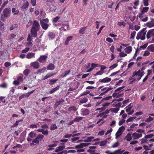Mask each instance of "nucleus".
Returning <instances> with one entry per match:
<instances>
[{
    "label": "nucleus",
    "instance_id": "1",
    "mask_svg": "<svg viewBox=\"0 0 154 154\" xmlns=\"http://www.w3.org/2000/svg\"><path fill=\"white\" fill-rule=\"evenodd\" d=\"M145 69V66H144L142 68L141 70H139L137 71H134L133 73L132 77H134L135 76H137L138 77L137 78V80L138 81H139L141 79V77L143 75L144 72L143 71Z\"/></svg>",
    "mask_w": 154,
    "mask_h": 154
},
{
    "label": "nucleus",
    "instance_id": "2",
    "mask_svg": "<svg viewBox=\"0 0 154 154\" xmlns=\"http://www.w3.org/2000/svg\"><path fill=\"white\" fill-rule=\"evenodd\" d=\"M146 29V28H144L138 33L136 37L137 39L139 40L140 39L142 40H143L145 39L146 32V31H145Z\"/></svg>",
    "mask_w": 154,
    "mask_h": 154
},
{
    "label": "nucleus",
    "instance_id": "3",
    "mask_svg": "<svg viewBox=\"0 0 154 154\" xmlns=\"http://www.w3.org/2000/svg\"><path fill=\"white\" fill-rule=\"evenodd\" d=\"M103 87V86H102L99 87L98 88V90L101 89L100 91L101 92H102V93L100 94V96H103L105 95L109 91L112 90L113 89V88L111 87L109 88L105 87L104 88H102Z\"/></svg>",
    "mask_w": 154,
    "mask_h": 154
},
{
    "label": "nucleus",
    "instance_id": "4",
    "mask_svg": "<svg viewBox=\"0 0 154 154\" xmlns=\"http://www.w3.org/2000/svg\"><path fill=\"white\" fill-rule=\"evenodd\" d=\"M11 10L7 8H5L3 10V14L1 15V20L3 21H4L8 16Z\"/></svg>",
    "mask_w": 154,
    "mask_h": 154
},
{
    "label": "nucleus",
    "instance_id": "5",
    "mask_svg": "<svg viewBox=\"0 0 154 154\" xmlns=\"http://www.w3.org/2000/svg\"><path fill=\"white\" fill-rule=\"evenodd\" d=\"M125 150H121V149H118L115 151L113 152H111L109 150H107L105 152L107 154H128L129 153V152L126 151L123 152Z\"/></svg>",
    "mask_w": 154,
    "mask_h": 154
},
{
    "label": "nucleus",
    "instance_id": "6",
    "mask_svg": "<svg viewBox=\"0 0 154 154\" xmlns=\"http://www.w3.org/2000/svg\"><path fill=\"white\" fill-rule=\"evenodd\" d=\"M47 56L45 55H41L38 59V60L41 63H45L47 58Z\"/></svg>",
    "mask_w": 154,
    "mask_h": 154
},
{
    "label": "nucleus",
    "instance_id": "7",
    "mask_svg": "<svg viewBox=\"0 0 154 154\" xmlns=\"http://www.w3.org/2000/svg\"><path fill=\"white\" fill-rule=\"evenodd\" d=\"M154 35V29H151L148 31L147 33L146 38L147 39L149 38L152 36Z\"/></svg>",
    "mask_w": 154,
    "mask_h": 154
},
{
    "label": "nucleus",
    "instance_id": "8",
    "mask_svg": "<svg viewBox=\"0 0 154 154\" xmlns=\"http://www.w3.org/2000/svg\"><path fill=\"white\" fill-rule=\"evenodd\" d=\"M38 31V29L35 28L34 27H32L31 29V34L34 37H35L37 35V32Z\"/></svg>",
    "mask_w": 154,
    "mask_h": 154
},
{
    "label": "nucleus",
    "instance_id": "9",
    "mask_svg": "<svg viewBox=\"0 0 154 154\" xmlns=\"http://www.w3.org/2000/svg\"><path fill=\"white\" fill-rule=\"evenodd\" d=\"M65 101L63 99H61L60 100L57 101L55 104H54V108L55 109L57 108L58 106L60 105L61 103L64 102Z\"/></svg>",
    "mask_w": 154,
    "mask_h": 154
},
{
    "label": "nucleus",
    "instance_id": "10",
    "mask_svg": "<svg viewBox=\"0 0 154 154\" xmlns=\"http://www.w3.org/2000/svg\"><path fill=\"white\" fill-rule=\"evenodd\" d=\"M111 80V79L110 78L106 77L102 79H100L99 82L101 83H106L110 82Z\"/></svg>",
    "mask_w": 154,
    "mask_h": 154
},
{
    "label": "nucleus",
    "instance_id": "11",
    "mask_svg": "<svg viewBox=\"0 0 154 154\" xmlns=\"http://www.w3.org/2000/svg\"><path fill=\"white\" fill-rule=\"evenodd\" d=\"M40 23L42 28L46 30L47 29L48 26L47 23H45L43 21H40Z\"/></svg>",
    "mask_w": 154,
    "mask_h": 154
},
{
    "label": "nucleus",
    "instance_id": "12",
    "mask_svg": "<svg viewBox=\"0 0 154 154\" xmlns=\"http://www.w3.org/2000/svg\"><path fill=\"white\" fill-rule=\"evenodd\" d=\"M142 136V134H138L136 132L132 134V137L134 138V139H138Z\"/></svg>",
    "mask_w": 154,
    "mask_h": 154
},
{
    "label": "nucleus",
    "instance_id": "13",
    "mask_svg": "<svg viewBox=\"0 0 154 154\" xmlns=\"http://www.w3.org/2000/svg\"><path fill=\"white\" fill-rule=\"evenodd\" d=\"M31 66L35 69H37L39 67V64L37 62H34L32 63Z\"/></svg>",
    "mask_w": 154,
    "mask_h": 154
},
{
    "label": "nucleus",
    "instance_id": "14",
    "mask_svg": "<svg viewBox=\"0 0 154 154\" xmlns=\"http://www.w3.org/2000/svg\"><path fill=\"white\" fill-rule=\"evenodd\" d=\"M65 146L64 145L62 146H58L55 150L56 152H58L60 151H61L63 150L65 148Z\"/></svg>",
    "mask_w": 154,
    "mask_h": 154
},
{
    "label": "nucleus",
    "instance_id": "15",
    "mask_svg": "<svg viewBox=\"0 0 154 154\" xmlns=\"http://www.w3.org/2000/svg\"><path fill=\"white\" fill-rule=\"evenodd\" d=\"M39 27H40V25L38 22L36 20H34L32 23V27L38 29Z\"/></svg>",
    "mask_w": 154,
    "mask_h": 154
},
{
    "label": "nucleus",
    "instance_id": "16",
    "mask_svg": "<svg viewBox=\"0 0 154 154\" xmlns=\"http://www.w3.org/2000/svg\"><path fill=\"white\" fill-rule=\"evenodd\" d=\"M29 6V3L28 1H26V2L23 4L22 6L21 7V10H23L24 9H26L28 8Z\"/></svg>",
    "mask_w": 154,
    "mask_h": 154
},
{
    "label": "nucleus",
    "instance_id": "17",
    "mask_svg": "<svg viewBox=\"0 0 154 154\" xmlns=\"http://www.w3.org/2000/svg\"><path fill=\"white\" fill-rule=\"evenodd\" d=\"M55 67L54 65L51 63H49L48 66L47 67V69L50 70H54Z\"/></svg>",
    "mask_w": 154,
    "mask_h": 154
},
{
    "label": "nucleus",
    "instance_id": "18",
    "mask_svg": "<svg viewBox=\"0 0 154 154\" xmlns=\"http://www.w3.org/2000/svg\"><path fill=\"white\" fill-rule=\"evenodd\" d=\"M89 111L88 109H85L82 110V114L83 116H86L89 114Z\"/></svg>",
    "mask_w": 154,
    "mask_h": 154
},
{
    "label": "nucleus",
    "instance_id": "19",
    "mask_svg": "<svg viewBox=\"0 0 154 154\" xmlns=\"http://www.w3.org/2000/svg\"><path fill=\"white\" fill-rule=\"evenodd\" d=\"M146 26L149 28L154 26V21H152L146 23Z\"/></svg>",
    "mask_w": 154,
    "mask_h": 154
},
{
    "label": "nucleus",
    "instance_id": "20",
    "mask_svg": "<svg viewBox=\"0 0 154 154\" xmlns=\"http://www.w3.org/2000/svg\"><path fill=\"white\" fill-rule=\"evenodd\" d=\"M125 52L129 54L132 51V48L131 46H129L125 48Z\"/></svg>",
    "mask_w": 154,
    "mask_h": 154
},
{
    "label": "nucleus",
    "instance_id": "21",
    "mask_svg": "<svg viewBox=\"0 0 154 154\" xmlns=\"http://www.w3.org/2000/svg\"><path fill=\"white\" fill-rule=\"evenodd\" d=\"M48 36L50 40H52L54 38L55 34L54 33L50 32L48 34Z\"/></svg>",
    "mask_w": 154,
    "mask_h": 154
},
{
    "label": "nucleus",
    "instance_id": "22",
    "mask_svg": "<svg viewBox=\"0 0 154 154\" xmlns=\"http://www.w3.org/2000/svg\"><path fill=\"white\" fill-rule=\"evenodd\" d=\"M77 110V109L75 106H72L69 108L68 111L71 112V111H73L74 112H75Z\"/></svg>",
    "mask_w": 154,
    "mask_h": 154
},
{
    "label": "nucleus",
    "instance_id": "23",
    "mask_svg": "<svg viewBox=\"0 0 154 154\" xmlns=\"http://www.w3.org/2000/svg\"><path fill=\"white\" fill-rule=\"evenodd\" d=\"M88 101V98L86 97L82 98L80 100L79 102L81 104H83L87 102Z\"/></svg>",
    "mask_w": 154,
    "mask_h": 154
},
{
    "label": "nucleus",
    "instance_id": "24",
    "mask_svg": "<svg viewBox=\"0 0 154 154\" xmlns=\"http://www.w3.org/2000/svg\"><path fill=\"white\" fill-rule=\"evenodd\" d=\"M83 119V117L80 116H76L74 119V121L75 122H79Z\"/></svg>",
    "mask_w": 154,
    "mask_h": 154
},
{
    "label": "nucleus",
    "instance_id": "25",
    "mask_svg": "<svg viewBox=\"0 0 154 154\" xmlns=\"http://www.w3.org/2000/svg\"><path fill=\"white\" fill-rule=\"evenodd\" d=\"M127 141H129L132 139L131 134L130 133H128L125 137Z\"/></svg>",
    "mask_w": 154,
    "mask_h": 154
},
{
    "label": "nucleus",
    "instance_id": "26",
    "mask_svg": "<svg viewBox=\"0 0 154 154\" xmlns=\"http://www.w3.org/2000/svg\"><path fill=\"white\" fill-rule=\"evenodd\" d=\"M73 37L72 36H68L66 38L65 44V45H67L68 44L69 41L72 40Z\"/></svg>",
    "mask_w": 154,
    "mask_h": 154
},
{
    "label": "nucleus",
    "instance_id": "27",
    "mask_svg": "<svg viewBox=\"0 0 154 154\" xmlns=\"http://www.w3.org/2000/svg\"><path fill=\"white\" fill-rule=\"evenodd\" d=\"M44 137V136L43 135L39 134L37 136L36 138L38 140V142H39L40 141H41Z\"/></svg>",
    "mask_w": 154,
    "mask_h": 154
},
{
    "label": "nucleus",
    "instance_id": "28",
    "mask_svg": "<svg viewBox=\"0 0 154 154\" xmlns=\"http://www.w3.org/2000/svg\"><path fill=\"white\" fill-rule=\"evenodd\" d=\"M147 49L151 52H154V45L152 44L149 46L147 47Z\"/></svg>",
    "mask_w": 154,
    "mask_h": 154
},
{
    "label": "nucleus",
    "instance_id": "29",
    "mask_svg": "<svg viewBox=\"0 0 154 154\" xmlns=\"http://www.w3.org/2000/svg\"><path fill=\"white\" fill-rule=\"evenodd\" d=\"M60 87L59 86H57L56 87L53 88L50 91L49 93L50 94H52L54 92L58 90Z\"/></svg>",
    "mask_w": 154,
    "mask_h": 154
},
{
    "label": "nucleus",
    "instance_id": "30",
    "mask_svg": "<svg viewBox=\"0 0 154 154\" xmlns=\"http://www.w3.org/2000/svg\"><path fill=\"white\" fill-rule=\"evenodd\" d=\"M55 74V73H52L51 74L48 73L45 76L44 78L43 79V80H45L46 79L50 77H51L52 76H53Z\"/></svg>",
    "mask_w": 154,
    "mask_h": 154
},
{
    "label": "nucleus",
    "instance_id": "31",
    "mask_svg": "<svg viewBox=\"0 0 154 154\" xmlns=\"http://www.w3.org/2000/svg\"><path fill=\"white\" fill-rule=\"evenodd\" d=\"M119 109V108H113L110 109V110L111 112L117 113Z\"/></svg>",
    "mask_w": 154,
    "mask_h": 154
},
{
    "label": "nucleus",
    "instance_id": "32",
    "mask_svg": "<svg viewBox=\"0 0 154 154\" xmlns=\"http://www.w3.org/2000/svg\"><path fill=\"white\" fill-rule=\"evenodd\" d=\"M57 128V127L56 124H53L51 125L50 126V129L51 131H53L56 129Z\"/></svg>",
    "mask_w": 154,
    "mask_h": 154
},
{
    "label": "nucleus",
    "instance_id": "33",
    "mask_svg": "<svg viewBox=\"0 0 154 154\" xmlns=\"http://www.w3.org/2000/svg\"><path fill=\"white\" fill-rule=\"evenodd\" d=\"M76 152V151L74 150H65L63 151V153L66 154L68 153H75Z\"/></svg>",
    "mask_w": 154,
    "mask_h": 154
},
{
    "label": "nucleus",
    "instance_id": "34",
    "mask_svg": "<svg viewBox=\"0 0 154 154\" xmlns=\"http://www.w3.org/2000/svg\"><path fill=\"white\" fill-rule=\"evenodd\" d=\"M35 54L34 53H29L28 54L26 55V58L28 59H30L32 58Z\"/></svg>",
    "mask_w": 154,
    "mask_h": 154
},
{
    "label": "nucleus",
    "instance_id": "35",
    "mask_svg": "<svg viewBox=\"0 0 154 154\" xmlns=\"http://www.w3.org/2000/svg\"><path fill=\"white\" fill-rule=\"evenodd\" d=\"M87 28L86 27H84L80 28L79 30V32L80 34H83L84 33L85 31Z\"/></svg>",
    "mask_w": 154,
    "mask_h": 154
},
{
    "label": "nucleus",
    "instance_id": "36",
    "mask_svg": "<svg viewBox=\"0 0 154 154\" xmlns=\"http://www.w3.org/2000/svg\"><path fill=\"white\" fill-rule=\"evenodd\" d=\"M107 142V141L106 140H105L103 141H102L100 142V146H104L106 145V144Z\"/></svg>",
    "mask_w": 154,
    "mask_h": 154
},
{
    "label": "nucleus",
    "instance_id": "37",
    "mask_svg": "<svg viewBox=\"0 0 154 154\" xmlns=\"http://www.w3.org/2000/svg\"><path fill=\"white\" fill-rule=\"evenodd\" d=\"M94 138V137L93 136L88 137L87 138V139L85 140V142L87 143L90 142Z\"/></svg>",
    "mask_w": 154,
    "mask_h": 154
},
{
    "label": "nucleus",
    "instance_id": "38",
    "mask_svg": "<svg viewBox=\"0 0 154 154\" xmlns=\"http://www.w3.org/2000/svg\"><path fill=\"white\" fill-rule=\"evenodd\" d=\"M29 135L31 138H33L36 137V134L35 133H34L33 132H31L29 133Z\"/></svg>",
    "mask_w": 154,
    "mask_h": 154
},
{
    "label": "nucleus",
    "instance_id": "39",
    "mask_svg": "<svg viewBox=\"0 0 154 154\" xmlns=\"http://www.w3.org/2000/svg\"><path fill=\"white\" fill-rule=\"evenodd\" d=\"M30 70L28 69H26L23 72V74L26 76H27L30 73Z\"/></svg>",
    "mask_w": 154,
    "mask_h": 154
},
{
    "label": "nucleus",
    "instance_id": "40",
    "mask_svg": "<svg viewBox=\"0 0 154 154\" xmlns=\"http://www.w3.org/2000/svg\"><path fill=\"white\" fill-rule=\"evenodd\" d=\"M70 70L65 71L64 73L62 75V77L63 78L66 77L70 72Z\"/></svg>",
    "mask_w": 154,
    "mask_h": 154
},
{
    "label": "nucleus",
    "instance_id": "41",
    "mask_svg": "<svg viewBox=\"0 0 154 154\" xmlns=\"http://www.w3.org/2000/svg\"><path fill=\"white\" fill-rule=\"evenodd\" d=\"M149 9V8L147 7H143V9L141 11V13L143 14H144L146 12L148 11Z\"/></svg>",
    "mask_w": 154,
    "mask_h": 154
},
{
    "label": "nucleus",
    "instance_id": "42",
    "mask_svg": "<svg viewBox=\"0 0 154 154\" xmlns=\"http://www.w3.org/2000/svg\"><path fill=\"white\" fill-rule=\"evenodd\" d=\"M12 11L15 15L19 13V10H16L14 8H12Z\"/></svg>",
    "mask_w": 154,
    "mask_h": 154
},
{
    "label": "nucleus",
    "instance_id": "43",
    "mask_svg": "<svg viewBox=\"0 0 154 154\" xmlns=\"http://www.w3.org/2000/svg\"><path fill=\"white\" fill-rule=\"evenodd\" d=\"M49 80L51 82L49 83V84L50 85H52L54 84L57 81V79H50Z\"/></svg>",
    "mask_w": 154,
    "mask_h": 154
},
{
    "label": "nucleus",
    "instance_id": "44",
    "mask_svg": "<svg viewBox=\"0 0 154 154\" xmlns=\"http://www.w3.org/2000/svg\"><path fill=\"white\" fill-rule=\"evenodd\" d=\"M34 91H35L34 90H33L30 92H28V93L26 94H24L25 97H28L31 94L33 93L34 92Z\"/></svg>",
    "mask_w": 154,
    "mask_h": 154
},
{
    "label": "nucleus",
    "instance_id": "45",
    "mask_svg": "<svg viewBox=\"0 0 154 154\" xmlns=\"http://www.w3.org/2000/svg\"><path fill=\"white\" fill-rule=\"evenodd\" d=\"M123 131H120V130L118 131L116 134V137H119L122 134Z\"/></svg>",
    "mask_w": 154,
    "mask_h": 154
},
{
    "label": "nucleus",
    "instance_id": "46",
    "mask_svg": "<svg viewBox=\"0 0 154 154\" xmlns=\"http://www.w3.org/2000/svg\"><path fill=\"white\" fill-rule=\"evenodd\" d=\"M23 74L22 75L20 76H19L17 79V80H18L19 82H22L23 80Z\"/></svg>",
    "mask_w": 154,
    "mask_h": 154
},
{
    "label": "nucleus",
    "instance_id": "47",
    "mask_svg": "<svg viewBox=\"0 0 154 154\" xmlns=\"http://www.w3.org/2000/svg\"><path fill=\"white\" fill-rule=\"evenodd\" d=\"M112 96H111L106 97H105L103 98L102 99V101H103V102H104L105 101L108 100H109L112 98Z\"/></svg>",
    "mask_w": 154,
    "mask_h": 154
},
{
    "label": "nucleus",
    "instance_id": "48",
    "mask_svg": "<svg viewBox=\"0 0 154 154\" xmlns=\"http://www.w3.org/2000/svg\"><path fill=\"white\" fill-rule=\"evenodd\" d=\"M18 27V25L17 24H12L10 28V29L11 30H13L15 28H17Z\"/></svg>",
    "mask_w": 154,
    "mask_h": 154
},
{
    "label": "nucleus",
    "instance_id": "49",
    "mask_svg": "<svg viewBox=\"0 0 154 154\" xmlns=\"http://www.w3.org/2000/svg\"><path fill=\"white\" fill-rule=\"evenodd\" d=\"M83 147L82 143H81L79 145H76L75 146V148L76 149H81Z\"/></svg>",
    "mask_w": 154,
    "mask_h": 154
},
{
    "label": "nucleus",
    "instance_id": "50",
    "mask_svg": "<svg viewBox=\"0 0 154 154\" xmlns=\"http://www.w3.org/2000/svg\"><path fill=\"white\" fill-rule=\"evenodd\" d=\"M60 18V17L59 16H57L53 19L52 22L54 23H56L58 21Z\"/></svg>",
    "mask_w": 154,
    "mask_h": 154
},
{
    "label": "nucleus",
    "instance_id": "51",
    "mask_svg": "<svg viewBox=\"0 0 154 154\" xmlns=\"http://www.w3.org/2000/svg\"><path fill=\"white\" fill-rule=\"evenodd\" d=\"M90 93V91H85L83 93L81 94L79 96V97H80L82 96L86 95L89 94Z\"/></svg>",
    "mask_w": 154,
    "mask_h": 154
},
{
    "label": "nucleus",
    "instance_id": "52",
    "mask_svg": "<svg viewBox=\"0 0 154 154\" xmlns=\"http://www.w3.org/2000/svg\"><path fill=\"white\" fill-rule=\"evenodd\" d=\"M154 135L152 134H150L146 135L145 136V138L146 139L148 138H152V137H153Z\"/></svg>",
    "mask_w": 154,
    "mask_h": 154
},
{
    "label": "nucleus",
    "instance_id": "53",
    "mask_svg": "<svg viewBox=\"0 0 154 154\" xmlns=\"http://www.w3.org/2000/svg\"><path fill=\"white\" fill-rule=\"evenodd\" d=\"M153 120V118H152V117L149 116L148 118L146 119L145 121L146 122H149Z\"/></svg>",
    "mask_w": 154,
    "mask_h": 154
},
{
    "label": "nucleus",
    "instance_id": "54",
    "mask_svg": "<svg viewBox=\"0 0 154 154\" xmlns=\"http://www.w3.org/2000/svg\"><path fill=\"white\" fill-rule=\"evenodd\" d=\"M136 118L135 117H130L127 120H126V122L127 123L129 122H131L134 119H135Z\"/></svg>",
    "mask_w": 154,
    "mask_h": 154
},
{
    "label": "nucleus",
    "instance_id": "55",
    "mask_svg": "<svg viewBox=\"0 0 154 154\" xmlns=\"http://www.w3.org/2000/svg\"><path fill=\"white\" fill-rule=\"evenodd\" d=\"M42 133L45 135H47L48 134V131L47 130H45L44 129H43Z\"/></svg>",
    "mask_w": 154,
    "mask_h": 154
},
{
    "label": "nucleus",
    "instance_id": "56",
    "mask_svg": "<svg viewBox=\"0 0 154 154\" xmlns=\"http://www.w3.org/2000/svg\"><path fill=\"white\" fill-rule=\"evenodd\" d=\"M118 65L117 63H115L113 65L109 67V68L111 69H112L115 68H116Z\"/></svg>",
    "mask_w": 154,
    "mask_h": 154
},
{
    "label": "nucleus",
    "instance_id": "57",
    "mask_svg": "<svg viewBox=\"0 0 154 154\" xmlns=\"http://www.w3.org/2000/svg\"><path fill=\"white\" fill-rule=\"evenodd\" d=\"M124 99L122 98H119L118 99H114L112 101V102H111V103H112L114 102L115 101H117L118 102H119L122 100H123Z\"/></svg>",
    "mask_w": 154,
    "mask_h": 154
},
{
    "label": "nucleus",
    "instance_id": "58",
    "mask_svg": "<svg viewBox=\"0 0 154 154\" xmlns=\"http://www.w3.org/2000/svg\"><path fill=\"white\" fill-rule=\"evenodd\" d=\"M136 33V32L135 31H133L131 33V38L132 39H134Z\"/></svg>",
    "mask_w": 154,
    "mask_h": 154
},
{
    "label": "nucleus",
    "instance_id": "59",
    "mask_svg": "<svg viewBox=\"0 0 154 154\" xmlns=\"http://www.w3.org/2000/svg\"><path fill=\"white\" fill-rule=\"evenodd\" d=\"M125 86H122L120 87H119L117 88V89L115 90V92H117L118 91H121L122 89L124 88H125Z\"/></svg>",
    "mask_w": 154,
    "mask_h": 154
},
{
    "label": "nucleus",
    "instance_id": "60",
    "mask_svg": "<svg viewBox=\"0 0 154 154\" xmlns=\"http://www.w3.org/2000/svg\"><path fill=\"white\" fill-rule=\"evenodd\" d=\"M119 54L121 57H125L127 55V54L123 52L119 53Z\"/></svg>",
    "mask_w": 154,
    "mask_h": 154
},
{
    "label": "nucleus",
    "instance_id": "61",
    "mask_svg": "<svg viewBox=\"0 0 154 154\" xmlns=\"http://www.w3.org/2000/svg\"><path fill=\"white\" fill-rule=\"evenodd\" d=\"M125 121V120L124 119H122L119 122V126L122 125Z\"/></svg>",
    "mask_w": 154,
    "mask_h": 154
},
{
    "label": "nucleus",
    "instance_id": "62",
    "mask_svg": "<svg viewBox=\"0 0 154 154\" xmlns=\"http://www.w3.org/2000/svg\"><path fill=\"white\" fill-rule=\"evenodd\" d=\"M32 43L31 42H29L26 44V46L28 47H31L32 46Z\"/></svg>",
    "mask_w": 154,
    "mask_h": 154
},
{
    "label": "nucleus",
    "instance_id": "63",
    "mask_svg": "<svg viewBox=\"0 0 154 154\" xmlns=\"http://www.w3.org/2000/svg\"><path fill=\"white\" fill-rule=\"evenodd\" d=\"M144 5L145 6H147L149 5L148 0H143Z\"/></svg>",
    "mask_w": 154,
    "mask_h": 154
},
{
    "label": "nucleus",
    "instance_id": "64",
    "mask_svg": "<svg viewBox=\"0 0 154 154\" xmlns=\"http://www.w3.org/2000/svg\"><path fill=\"white\" fill-rule=\"evenodd\" d=\"M140 140L141 141V144H143V143H147V140L145 138L141 139Z\"/></svg>",
    "mask_w": 154,
    "mask_h": 154
}]
</instances>
